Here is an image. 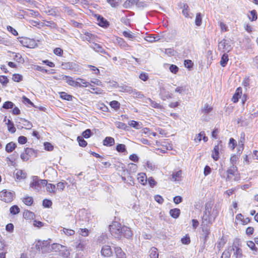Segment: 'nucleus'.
<instances>
[{"instance_id": "nucleus-1", "label": "nucleus", "mask_w": 258, "mask_h": 258, "mask_svg": "<svg viewBox=\"0 0 258 258\" xmlns=\"http://www.w3.org/2000/svg\"><path fill=\"white\" fill-rule=\"evenodd\" d=\"M211 203H208L205 205V210L202 217V226H210L215 219L211 216Z\"/></svg>"}, {"instance_id": "nucleus-2", "label": "nucleus", "mask_w": 258, "mask_h": 258, "mask_svg": "<svg viewBox=\"0 0 258 258\" xmlns=\"http://www.w3.org/2000/svg\"><path fill=\"white\" fill-rule=\"evenodd\" d=\"M46 184V180L39 179L37 176L32 177V180L30 183V187L35 191H39Z\"/></svg>"}, {"instance_id": "nucleus-3", "label": "nucleus", "mask_w": 258, "mask_h": 258, "mask_svg": "<svg viewBox=\"0 0 258 258\" xmlns=\"http://www.w3.org/2000/svg\"><path fill=\"white\" fill-rule=\"evenodd\" d=\"M122 227L119 222L115 221L109 225V230L113 236L119 238L121 236Z\"/></svg>"}, {"instance_id": "nucleus-4", "label": "nucleus", "mask_w": 258, "mask_h": 258, "mask_svg": "<svg viewBox=\"0 0 258 258\" xmlns=\"http://www.w3.org/2000/svg\"><path fill=\"white\" fill-rule=\"evenodd\" d=\"M14 195V192L4 189L0 192V200L6 203H10L13 201Z\"/></svg>"}, {"instance_id": "nucleus-5", "label": "nucleus", "mask_w": 258, "mask_h": 258, "mask_svg": "<svg viewBox=\"0 0 258 258\" xmlns=\"http://www.w3.org/2000/svg\"><path fill=\"white\" fill-rule=\"evenodd\" d=\"M218 49L220 50H222L223 52H229L232 49L229 41L223 39L219 43Z\"/></svg>"}, {"instance_id": "nucleus-6", "label": "nucleus", "mask_w": 258, "mask_h": 258, "mask_svg": "<svg viewBox=\"0 0 258 258\" xmlns=\"http://www.w3.org/2000/svg\"><path fill=\"white\" fill-rule=\"evenodd\" d=\"M14 176L17 180H21L26 178L27 174L23 170L17 169L14 171Z\"/></svg>"}, {"instance_id": "nucleus-7", "label": "nucleus", "mask_w": 258, "mask_h": 258, "mask_svg": "<svg viewBox=\"0 0 258 258\" xmlns=\"http://www.w3.org/2000/svg\"><path fill=\"white\" fill-rule=\"evenodd\" d=\"M212 205H213L212 204L210 215L214 219H215L219 214V212L221 209V207L219 204H216L212 208Z\"/></svg>"}, {"instance_id": "nucleus-8", "label": "nucleus", "mask_w": 258, "mask_h": 258, "mask_svg": "<svg viewBox=\"0 0 258 258\" xmlns=\"http://www.w3.org/2000/svg\"><path fill=\"white\" fill-rule=\"evenodd\" d=\"M101 254L104 256H110L112 254V251L110 246L104 245L101 249Z\"/></svg>"}, {"instance_id": "nucleus-9", "label": "nucleus", "mask_w": 258, "mask_h": 258, "mask_svg": "<svg viewBox=\"0 0 258 258\" xmlns=\"http://www.w3.org/2000/svg\"><path fill=\"white\" fill-rule=\"evenodd\" d=\"M133 233L130 228L124 226H122L121 236H123L124 237L129 238L131 237Z\"/></svg>"}, {"instance_id": "nucleus-10", "label": "nucleus", "mask_w": 258, "mask_h": 258, "mask_svg": "<svg viewBox=\"0 0 258 258\" xmlns=\"http://www.w3.org/2000/svg\"><path fill=\"white\" fill-rule=\"evenodd\" d=\"M76 87H87L91 84L85 80L78 78L76 79Z\"/></svg>"}, {"instance_id": "nucleus-11", "label": "nucleus", "mask_w": 258, "mask_h": 258, "mask_svg": "<svg viewBox=\"0 0 258 258\" xmlns=\"http://www.w3.org/2000/svg\"><path fill=\"white\" fill-rule=\"evenodd\" d=\"M233 250L234 251V255L235 256V258H241L242 256V249L236 246L235 243L234 244L232 248L231 249V250Z\"/></svg>"}, {"instance_id": "nucleus-12", "label": "nucleus", "mask_w": 258, "mask_h": 258, "mask_svg": "<svg viewBox=\"0 0 258 258\" xmlns=\"http://www.w3.org/2000/svg\"><path fill=\"white\" fill-rule=\"evenodd\" d=\"M114 252L116 258H126L125 253L119 247H114Z\"/></svg>"}, {"instance_id": "nucleus-13", "label": "nucleus", "mask_w": 258, "mask_h": 258, "mask_svg": "<svg viewBox=\"0 0 258 258\" xmlns=\"http://www.w3.org/2000/svg\"><path fill=\"white\" fill-rule=\"evenodd\" d=\"M62 80L65 81L69 85L76 87V80H74L72 77L67 76H63L62 77Z\"/></svg>"}, {"instance_id": "nucleus-14", "label": "nucleus", "mask_w": 258, "mask_h": 258, "mask_svg": "<svg viewBox=\"0 0 258 258\" xmlns=\"http://www.w3.org/2000/svg\"><path fill=\"white\" fill-rule=\"evenodd\" d=\"M137 179L139 182L143 185H145L147 183V178L146 174L144 173H138Z\"/></svg>"}, {"instance_id": "nucleus-15", "label": "nucleus", "mask_w": 258, "mask_h": 258, "mask_svg": "<svg viewBox=\"0 0 258 258\" xmlns=\"http://www.w3.org/2000/svg\"><path fill=\"white\" fill-rule=\"evenodd\" d=\"M117 87L119 88V91L122 92H126L131 94L132 91V87L124 84L118 86Z\"/></svg>"}, {"instance_id": "nucleus-16", "label": "nucleus", "mask_w": 258, "mask_h": 258, "mask_svg": "<svg viewBox=\"0 0 258 258\" xmlns=\"http://www.w3.org/2000/svg\"><path fill=\"white\" fill-rule=\"evenodd\" d=\"M202 228L203 232V235L204 237V241L206 242L209 237V234L210 233V226H202Z\"/></svg>"}, {"instance_id": "nucleus-17", "label": "nucleus", "mask_w": 258, "mask_h": 258, "mask_svg": "<svg viewBox=\"0 0 258 258\" xmlns=\"http://www.w3.org/2000/svg\"><path fill=\"white\" fill-rule=\"evenodd\" d=\"M70 69L72 71L77 72L81 73L82 72L81 68L77 64L74 62H70L68 64Z\"/></svg>"}, {"instance_id": "nucleus-18", "label": "nucleus", "mask_w": 258, "mask_h": 258, "mask_svg": "<svg viewBox=\"0 0 258 258\" xmlns=\"http://www.w3.org/2000/svg\"><path fill=\"white\" fill-rule=\"evenodd\" d=\"M97 21L99 26L103 27H106L109 25L108 22L101 16H98Z\"/></svg>"}, {"instance_id": "nucleus-19", "label": "nucleus", "mask_w": 258, "mask_h": 258, "mask_svg": "<svg viewBox=\"0 0 258 258\" xmlns=\"http://www.w3.org/2000/svg\"><path fill=\"white\" fill-rule=\"evenodd\" d=\"M242 94V89L240 87L238 88L236 90V92L234 94L232 100L234 103H236L238 101L239 98L240 97L241 95Z\"/></svg>"}, {"instance_id": "nucleus-20", "label": "nucleus", "mask_w": 258, "mask_h": 258, "mask_svg": "<svg viewBox=\"0 0 258 258\" xmlns=\"http://www.w3.org/2000/svg\"><path fill=\"white\" fill-rule=\"evenodd\" d=\"M21 43L24 46L31 48L33 46V44L31 43H34V42L30 39L24 38L21 41Z\"/></svg>"}, {"instance_id": "nucleus-21", "label": "nucleus", "mask_w": 258, "mask_h": 258, "mask_svg": "<svg viewBox=\"0 0 258 258\" xmlns=\"http://www.w3.org/2000/svg\"><path fill=\"white\" fill-rule=\"evenodd\" d=\"M219 144L215 146L214 148L212 157L213 159L215 161H217L219 159Z\"/></svg>"}, {"instance_id": "nucleus-22", "label": "nucleus", "mask_w": 258, "mask_h": 258, "mask_svg": "<svg viewBox=\"0 0 258 258\" xmlns=\"http://www.w3.org/2000/svg\"><path fill=\"white\" fill-rule=\"evenodd\" d=\"M45 186L46 187V190L48 192L51 194H55L56 192V188L55 185L51 183H47V181H46V184H45Z\"/></svg>"}, {"instance_id": "nucleus-23", "label": "nucleus", "mask_w": 258, "mask_h": 258, "mask_svg": "<svg viewBox=\"0 0 258 258\" xmlns=\"http://www.w3.org/2000/svg\"><path fill=\"white\" fill-rule=\"evenodd\" d=\"M87 243L85 241H79L78 242H76V244L75 245L76 248L77 250L82 251L85 247Z\"/></svg>"}, {"instance_id": "nucleus-24", "label": "nucleus", "mask_w": 258, "mask_h": 258, "mask_svg": "<svg viewBox=\"0 0 258 258\" xmlns=\"http://www.w3.org/2000/svg\"><path fill=\"white\" fill-rule=\"evenodd\" d=\"M180 211L179 209L175 208L170 210V215L173 218H177L180 215Z\"/></svg>"}, {"instance_id": "nucleus-25", "label": "nucleus", "mask_w": 258, "mask_h": 258, "mask_svg": "<svg viewBox=\"0 0 258 258\" xmlns=\"http://www.w3.org/2000/svg\"><path fill=\"white\" fill-rule=\"evenodd\" d=\"M64 248V246H62L61 245L56 244V243H53L51 245H49V247H48L47 251H51L52 250L57 251V250L59 249V248Z\"/></svg>"}, {"instance_id": "nucleus-26", "label": "nucleus", "mask_w": 258, "mask_h": 258, "mask_svg": "<svg viewBox=\"0 0 258 258\" xmlns=\"http://www.w3.org/2000/svg\"><path fill=\"white\" fill-rule=\"evenodd\" d=\"M114 144V140L111 137H106L103 140V145L104 146H112Z\"/></svg>"}, {"instance_id": "nucleus-27", "label": "nucleus", "mask_w": 258, "mask_h": 258, "mask_svg": "<svg viewBox=\"0 0 258 258\" xmlns=\"http://www.w3.org/2000/svg\"><path fill=\"white\" fill-rule=\"evenodd\" d=\"M228 55L225 53L223 54L222 56L221 60H220V64L223 67H224L226 66V65L227 63V62L228 61Z\"/></svg>"}, {"instance_id": "nucleus-28", "label": "nucleus", "mask_w": 258, "mask_h": 258, "mask_svg": "<svg viewBox=\"0 0 258 258\" xmlns=\"http://www.w3.org/2000/svg\"><path fill=\"white\" fill-rule=\"evenodd\" d=\"M16 147V145L13 142L9 143L6 146V151L7 152H12Z\"/></svg>"}, {"instance_id": "nucleus-29", "label": "nucleus", "mask_w": 258, "mask_h": 258, "mask_svg": "<svg viewBox=\"0 0 258 258\" xmlns=\"http://www.w3.org/2000/svg\"><path fill=\"white\" fill-rule=\"evenodd\" d=\"M182 171L179 170L176 172L173 173L172 175V179L174 181H179L181 177Z\"/></svg>"}, {"instance_id": "nucleus-30", "label": "nucleus", "mask_w": 258, "mask_h": 258, "mask_svg": "<svg viewBox=\"0 0 258 258\" xmlns=\"http://www.w3.org/2000/svg\"><path fill=\"white\" fill-rule=\"evenodd\" d=\"M62 9L64 13H67L69 15L71 16L72 17H75L76 14H75L74 11L72 9L66 6H63L62 7Z\"/></svg>"}, {"instance_id": "nucleus-31", "label": "nucleus", "mask_w": 258, "mask_h": 258, "mask_svg": "<svg viewBox=\"0 0 258 258\" xmlns=\"http://www.w3.org/2000/svg\"><path fill=\"white\" fill-rule=\"evenodd\" d=\"M145 39L149 42H154L158 41L160 38L158 36L148 35L145 38Z\"/></svg>"}, {"instance_id": "nucleus-32", "label": "nucleus", "mask_w": 258, "mask_h": 258, "mask_svg": "<svg viewBox=\"0 0 258 258\" xmlns=\"http://www.w3.org/2000/svg\"><path fill=\"white\" fill-rule=\"evenodd\" d=\"M117 42L118 44L122 48L125 49L128 47V45L122 38H117Z\"/></svg>"}, {"instance_id": "nucleus-33", "label": "nucleus", "mask_w": 258, "mask_h": 258, "mask_svg": "<svg viewBox=\"0 0 258 258\" xmlns=\"http://www.w3.org/2000/svg\"><path fill=\"white\" fill-rule=\"evenodd\" d=\"M237 172V168L234 166H232L227 171L228 176L227 178H230V175H234Z\"/></svg>"}, {"instance_id": "nucleus-34", "label": "nucleus", "mask_w": 258, "mask_h": 258, "mask_svg": "<svg viewBox=\"0 0 258 258\" xmlns=\"http://www.w3.org/2000/svg\"><path fill=\"white\" fill-rule=\"evenodd\" d=\"M93 48L96 51L99 52L104 53V54L106 53L105 50L99 44H97V43L94 44Z\"/></svg>"}, {"instance_id": "nucleus-35", "label": "nucleus", "mask_w": 258, "mask_h": 258, "mask_svg": "<svg viewBox=\"0 0 258 258\" xmlns=\"http://www.w3.org/2000/svg\"><path fill=\"white\" fill-rule=\"evenodd\" d=\"M60 97L62 99L66 100L68 101L72 100L73 98V96L72 95L68 94L67 93L64 92H62L60 93Z\"/></svg>"}, {"instance_id": "nucleus-36", "label": "nucleus", "mask_w": 258, "mask_h": 258, "mask_svg": "<svg viewBox=\"0 0 258 258\" xmlns=\"http://www.w3.org/2000/svg\"><path fill=\"white\" fill-rule=\"evenodd\" d=\"M131 94H132V96L135 98H142L144 97L143 94L141 93V92L137 91L136 89H132Z\"/></svg>"}, {"instance_id": "nucleus-37", "label": "nucleus", "mask_w": 258, "mask_h": 258, "mask_svg": "<svg viewBox=\"0 0 258 258\" xmlns=\"http://www.w3.org/2000/svg\"><path fill=\"white\" fill-rule=\"evenodd\" d=\"M150 258H158V253L157 248L152 247L150 251Z\"/></svg>"}, {"instance_id": "nucleus-38", "label": "nucleus", "mask_w": 258, "mask_h": 258, "mask_svg": "<svg viewBox=\"0 0 258 258\" xmlns=\"http://www.w3.org/2000/svg\"><path fill=\"white\" fill-rule=\"evenodd\" d=\"M202 17L201 14L200 13H198L196 15V19H195V24L200 26L202 24Z\"/></svg>"}, {"instance_id": "nucleus-39", "label": "nucleus", "mask_w": 258, "mask_h": 258, "mask_svg": "<svg viewBox=\"0 0 258 258\" xmlns=\"http://www.w3.org/2000/svg\"><path fill=\"white\" fill-rule=\"evenodd\" d=\"M49 245H50L49 244V242L48 241H43L42 242L38 241V243L36 244V246L38 247V248H39V246L41 247V249H42L44 247H49Z\"/></svg>"}, {"instance_id": "nucleus-40", "label": "nucleus", "mask_w": 258, "mask_h": 258, "mask_svg": "<svg viewBox=\"0 0 258 258\" xmlns=\"http://www.w3.org/2000/svg\"><path fill=\"white\" fill-rule=\"evenodd\" d=\"M77 141L79 143V146L81 147H85L87 145V142L84 139V138L81 136L78 137Z\"/></svg>"}, {"instance_id": "nucleus-41", "label": "nucleus", "mask_w": 258, "mask_h": 258, "mask_svg": "<svg viewBox=\"0 0 258 258\" xmlns=\"http://www.w3.org/2000/svg\"><path fill=\"white\" fill-rule=\"evenodd\" d=\"M128 124L132 127L136 128L139 129L141 128V125L139 123V122L135 121V120H131L128 122Z\"/></svg>"}, {"instance_id": "nucleus-42", "label": "nucleus", "mask_w": 258, "mask_h": 258, "mask_svg": "<svg viewBox=\"0 0 258 258\" xmlns=\"http://www.w3.org/2000/svg\"><path fill=\"white\" fill-rule=\"evenodd\" d=\"M14 106L15 104L12 102L8 101L4 103L3 108L6 109H12Z\"/></svg>"}, {"instance_id": "nucleus-43", "label": "nucleus", "mask_w": 258, "mask_h": 258, "mask_svg": "<svg viewBox=\"0 0 258 258\" xmlns=\"http://www.w3.org/2000/svg\"><path fill=\"white\" fill-rule=\"evenodd\" d=\"M92 135L93 134L91 130L87 129L82 133L81 137L85 139H88L90 138Z\"/></svg>"}, {"instance_id": "nucleus-44", "label": "nucleus", "mask_w": 258, "mask_h": 258, "mask_svg": "<svg viewBox=\"0 0 258 258\" xmlns=\"http://www.w3.org/2000/svg\"><path fill=\"white\" fill-rule=\"evenodd\" d=\"M250 15L248 16L249 19L251 21H255L257 17V13L255 10H253L250 12Z\"/></svg>"}, {"instance_id": "nucleus-45", "label": "nucleus", "mask_w": 258, "mask_h": 258, "mask_svg": "<svg viewBox=\"0 0 258 258\" xmlns=\"http://www.w3.org/2000/svg\"><path fill=\"white\" fill-rule=\"evenodd\" d=\"M64 249L60 250V254L64 258H68L69 257L70 252V251L64 247Z\"/></svg>"}, {"instance_id": "nucleus-46", "label": "nucleus", "mask_w": 258, "mask_h": 258, "mask_svg": "<svg viewBox=\"0 0 258 258\" xmlns=\"http://www.w3.org/2000/svg\"><path fill=\"white\" fill-rule=\"evenodd\" d=\"M147 100L148 101H147L146 102L147 103H150V105L152 107H153L154 108H161V105L159 104H158V103H156V102L152 100L150 98H148Z\"/></svg>"}, {"instance_id": "nucleus-47", "label": "nucleus", "mask_w": 258, "mask_h": 258, "mask_svg": "<svg viewBox=\"0 0 258 258\" xmlns=\"http://www.w3.org/2000/svg\"><path fill=\"white\" fill-rule=\"evenodd\" d=\"M61 231H62L64 234L68 236L73 235L75 234V231L70 229L63 228Z\"/></svg>"}, {"instance_id": "nucleus-48", "label": "nucleus", "mask_w": 258, "mask_h": 258, "mask_svg": "<svg viewBox=\"0 0 258 258\" xmlns=\"http://www.w3.org/2000/svg\"><path fill=\"white\" fill-rule=\"evenodd\" d=\"M10 211L11 214L15 215L19 213L20 209L17 205H14L10 208Z\"/></svg>"}, {"instance_id": "nucleus-49", "label": "nucleus", "mask_w": 258, "mask_h": 258, "mask_svg": "<svg viewBox=\"0 0 258 258\" xmlns=\"http://www.w3.org/2000/svg\"><path fill=\"white\" fill-rule=\"evenodd\" d=\"M66 184H67V183L66 181L59 182L57 183L56 184V185H57L56 189H57L60 191H62V190H63L64 187H65V185Z\"/></svg>"}, {"instance_id": "nucleus-50", "label": "nucleus", "mask_w": 258, "mask_h": 258, "mask_svg": "<svg viewBox=\"0 0 258 258\" xmlns=\"http://www.w3.org/2000/svg\"><path fill=\"white\" fill-rule=\"evenodd\" d=\"M115 125L116 127L120 129L125 130L127 127V125L125 123L119 121L115 122Z\"/></svg>"}, {"instance_id": "nucleus-51", "label": "nucleus", "mask_w": 258, "mask_h": 258, "mask_svg": "<svg viewBox=\"0 0 258 258\" xmlns=\"http://www.w3.org/2000/svg\"><path fill=\"white\" fill-rule=\"evenodd\" d=\"M109 104L112 108L115 109H117L120 107V103L118 101L115 100L111 101Z\"/></svg>"}, {"instance_id": "nucleus-52", "label": "nucleus", "mask_w": 258, "mask_h": 258, "mask_svg": "<svg viewBox=\"0 0 258 258\" xmlns=\"http://www.w3.org/2000/svg\"><path fill=\"white\" fill-rule=\"evenodd\" d=\"M93 37V35L89 32L85 33L84 35L82 37V39L85 41H90Z\"/></svg>"}, {"instance_id": "nucleus-53", "label": "nucleus", "mask_w": 258, "mask_h": 258, "mask_svg": "<svg viewBox=\"0 0 258 258\" xmlns=\"http://www.w3.org/2000/svg\"><path fill=\"white\" fill-rule=\"evenodd\" d=\"M33 202V199L32 197H28L25 198L23 199V202L28 206H30L32 204Z\"/></svg>"}, {"instance_id": "nucleus-54", "label": "nucleus", "mask_w": 258, "mask_h": 258, "mask_svg": "<svg viewBox=\"0 0 258 258\" xmlns=\"http://www.w3.org/2000/svg\"><path fill=\"white\" fill-rule=\"evenodd\" d=\"M183 7V9L182 10L183 15L186 18L189 17V16L188 14V5L187 4H184Z\"/></svg>"}, {"instance_id": "nucleus-55", "label": "nucleus", "mask_w": 258, "mask_h": 258, "mask_svg": "<svg viewBox=\"0 0 258 258\" xmlns=\"http://www.w3.org/2000/svg\"><path fill=\"white\" fill-rule=\"evenodd\" d=\"M122 34L125 37L130 39H133L135 37L134 34L130 31H123Z\"/></svg>"}, {"instance_id": "nucleus-56", "label": "nucleus", "mask_w": 258, "mask_h": 258, "mask_svg": "<svg viewBox=\"0 0 258 258\" xmlns=\"http://www.w3.org/2000/svg\"><path fill=\"white\" fill-rule=\"evenodd\" d=\"M231 249H228L225 250L222 253L221 258H229L231 255L230 252Z\"/></svg>"}, {"instance_id": "nucleus-57", "label": "nucleus", "mask_w": 258, "mask_h": 258, "mask_svg": "<svg viewBox=\"0 0 258 258\" xmlns=\"http://www.w3.org/2000/svg\"><path fill=\"white\" fill-rule=\"evenodd\" d=\"M247 245L252 250L256 251L257 249L255 245L254 242L252 241H248L247 242Z\"/></svg>"}, {"instance_id": "nucleus-58", "label": "nucleus", "mask_w": 258, "mask_h": 258, "mask_svg": "<svg viewBox=\"0 0 258 258\" xmlns=\"http://www.w3.org/2000/svg\"><path fill=\"white\" fill-rule=\"evenodd\" d=\"M169 70L172 73L175 74L178 72L179 69L176 65L171 64L169 67Z\"/></svg>"}, {"instance_id": "nucleus-59", "label": "nucleus", "mask_w": 258, "mask_h": 258, "mask_svg": "<svg viewBox=\"0 0 258 258\" xmlns=\"http://www.w3.org/2000/svg\"><path fill=\"white\" fill-rule=\"evenodd\" d=\"M116 150L119 152H123L125 151V146L124 144H118L116 146Z\"/></svg>"}, {"instance_id": "nucleus-60", "label": "nucleus", "mask_w": 258, "mask_h": 258, "mask_svg": "<svg viewBox=\"0 0 258 258\" xmlns=\"http://www.w3.org/2000/svg\"><path fill=\"white\" fill-rule=\"evenodd\" d=\"M146 166L150 170H153L155 168V166L149 161H147L145 163Z\"/></svg>"}, {"instance_id": "nucleus-61", "label": "nucleus", "mask_w": 258, "mask_h": 258, "mask_svg": "<svg viewBox=\"0 0 258 258\" xmlns=\"http://www.w3.org/2000/svg\"><path fill=\"white\" fill-rule=\"evenodd\" d=\"M9 82V80L7 77L5 76H0V82L3 85L6 86Z\"/></svg>"}, {"instance_id": "nucleus-62", "label": "nucleus", "mask_w": 258, "mask_h": 258, "mask_svg": "<svg viewBox=\"0 0 258 258\" xmlns=\"http://www.w3.org/2000/svg\"><path fill=\"white\" fill-rule=\"evenodd\" d=\"M22 76L19 74H14L13 76V80L16 82H19L22 80Z\"/></svg>"}, {"instance_id": "nucleus-63", "label": "nucleus", "mask_w": 258, "mask_h": 258, "mask_svg": "<svg viewBox=\"0 0 258 258\" xmlns=\"http://www.w3.org/2000/svg\"><path fill=\"white\" fill-rule=\"evenodd\" d=\"M212 108L208 104H206L205 105L203 109V112H204L205 113H209L212 111Z\"/></svg>"}, {"instance_id": "nucleus-64", "label": "nucleus", "mask_w": 258, "mask_h": 258, "mask_svg": "<svg viewBox=\"0 0 258 258\" xmlns=\"http://www.w3.org/2000/svg\"><path fill=\"white\" fill-rule=\"evenodd\" d=\"M107 3L113 8L117 7L119 3L116 2L115 0H106Z\"/></svg>"}]
</instances>
